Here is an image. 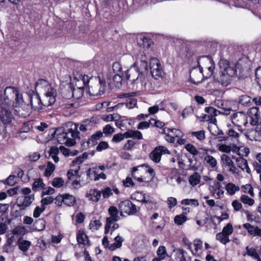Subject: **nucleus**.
<instances>
[{"instance_id": "19", "label": "nucleus", "mask_w": 261, "mask_h": 261, "mask_svg": "<svg viewBox=\"0 0 261 261\" xmlns=\"http://www.w3.org/2000/svg\"><path fill=\"white\" fill-rule=\"evenodd\" d=\"M138 92H130L125 93L120 96V97L127 98L125 103L126 107L128 109L135 108L137 105V99L134 98V96L137 94Z\"/></svg>"}, {"instance_id": "46", "label": "nucleus", "mask_w": 261, "mask_h": 261, "mask_svg": "<svg viewBox=\"0 0 261 261\" xmlns=\"http://www.w3.org/2000/svg\"><path fill=\"white\" fill-rule=\"evenodd\" d=\"M55 169V165L51 162L47 163V167L45 171V175L47 177L50 176Z\"/></svg>"}, {"instance_id": "60", "label": "nucleus", "mask_w": 261, "mask_h": 261, "mask_svg": "<svg viewBox=\"0 0 261 261\" xmlns=\"http://www.w3.org/2000/svg\"><path fill=\"white\" fill-rule=\"evenodd\" d=\"M186 149L193 155L198 154V151L196 147L191 144H188L185 146Z\"/></svg>"}, {"instance_id": "52", "label": "nucleus", "mask_w": 261, "mask_h": 261, "mask_svg": "<svg viewBox=\"0 0 261 261\" xmlns=\"http://www.w3.org/2000/svg\"><path fill=\"white\" fill-rule=\"evenodd\" d=\"M205 111L208 114H210L211 115V116L212 118H213L215 120L216 119L214 117L219 115V111L212 107H206L205 108Z\"/></svg>"}, {"instance_id": "38", "label": "nucleus", "mask_w": 261, "mask_h": 261, "mask_svg": "<svg viewBox=\"0 0 261 261\" xmlns=\"http://www.w3.org/2000/svg\"><path fill=\"white\" fill-rule=\"evenodd\" d=\"M140 41L141 42H139V43L144 48H149L152 43L151 40L146 37L140 38Z\"/></svg>"}, {"instance_id": "9", "label": "nucleus", "mask_w": 261, "mask_h": 261, "mask_svg": "<svg viewBox=\"0 0 261 261\" xmlns=\"http://www.w3.org/2000/svg\"><path fill=\"white\" fill-rule=\"evenodd\" d=\"M106 88L105 81L98 77V83L89 86V92L92 96L101 95L105 92Z\"/></svg>"}, {"instance_id": "17", "label": "nucleus", "mask_w": 261, "mask_h": 261, "mask_svg": "<svg viewBox=\"0 0 261 261\" xmlns=\"http://www.w3.org/2000/svg\"><path fill=\"white\" fill-rule=\"evenodd\" d=\"M34 200L33 194L25 196L23 198L19 197L17 201V205L20 210H24L29 206Z\"/></svg>"}, {"instance_id": "35", "label": "nucleus", "mask_w": 261, "mask_h": 261, "mask_svg": "<svg viewBox=\"0 0 261 261\" xmlns=\"http://www.w3.org/2000/svg\"><path fill=\"white\" fill-rule=\"evenodd\" d=\"M216 239L223 244H226L227 243L230 242L229 237L225 235L222 232L218 233L216 234Z\"/></svg>"}, {"instance_id": "53", "label": "nucleus", "mask_w": 261, "mask_h": 261, "mask_svg": "<svg viewBox=\"0 0 261 261\" xmlns=\"http://www.w3.org/2000/svg\"><path fill=\"white\" fill-rule=\"evenodd\" d=\"M140 66L142 70L147 71L148 70L147 58L145 55H141Z\"/></svg>"}, {"instance_id": "21", "label": "nucleus", "mask_w": 261, "mask_h": 261, "mask_svg": "<svg viewBox=\"0 0 261 261\" xmlns=\"http://www.w3.org/2000/svg\"><path fill=\"white\" fill-rule=\"evenodd\" d=\"M202 70L198 71L196 69H193L190 72V79L195 85L201 83L202 79Z\"/></svg>"}, {"instance_id": "10", "label": "nucleus", "mask_w": 261, "mask_h": 261, "mask_svg": "<svg viewBox=\"0 0 261 261\" xmlns=\"http://www.w3.org/2000/svg\"><path fill=\"white\" fill-rule=\"evenodd\" d=\"M114 241V243L110 244L108 240V237L106 235L102 240V244L105 248L114 251L121 247L124 239L121 236L117 235L115 237Z\"/></svg>"}, {"instance_id": "30", "label": "nucleus", "mask_w": 261, "mask_h": 261, "mask_svg": "<svg viewBox=\"0 0 261 261\" xmlns=\"http://www.w3.org/2000/svg\"><path fill=\"white\" fill-rule=\"evenodd\" d=\"M204 162L211 168L214 169L217 167V160L212 156L207 155L204 158Z\"/></svg>"}, {"instance_id": "37", "label": "nucleus", "mask_w": 261, "mask_h": 261, "mask_svg": "<svg viewBox=\"0 0 261 261\" xmlns=\"http://www.w3.org/2000/svg\"><path fill=\"white\" fill-rule=\"evenodd\" d=\"M79 168L80 167H79L77 169H70L68 171L67 173V176L68 179V181L80 177L79 175Z\"/></svg>"}, {"instance_id": "42", "label": "nucleus", "mask_w": 261, "mask_h": 261, "mask_svg": "<svg viewBox=\"0 0 261 261\" xmlns=\"http://www.w3.org/2000/svg\"><path fill=\"white\" fill-rule=\"evenodd\" d=\"M122 74L116 73L113 77L112 80L115 87L119 88L121 86L122 81Z\"/></svg>"}, {"instance_id": "40", "label": "nucleus", "mask_w": 261, "mask_h": 261, "mask_svg": "<svg viewBox=\"0 0 261 261\" xmlns=\"http://www.w3.org/2000/svg\"><path fill=\"white\" fill-rule=\"evenodd\" d=\"M239 102L243 106H248L251 102V98L246 95H243L239 97Z\"/></svg>"}, {"instance_id": "14", "label": "nucleus", "mask_w": 261, "mask_h": 261, "mask_svg": "<svg viewBox=\"0 0 261 261\" xmlns=\"http://www.w3.org/2000/svg\"><path fill=\"white\" fill-rule=\"evenodd\" d=\"M169 154V151L164 146H159L156 147L149 154L150 159L154 163H158L160 162L163 154Z\"/></svg>"}, {"instance_id": "1", "label": "nucleus", "mask_w": 261, "mask_h": 261, "mask_svg": "<svg viewBox=\"0 0 261 261\" xmlns=\"http://www.w3.org/2000/svg\"><path fill=\"white\" fill-rule=\"evenodd\" d=\"M22 94L15 87H7L3 94L0 90V121L4 124L11 123L14 116L12 108H20L25 105Z\"/></svg>"}, {"instance_id": "20", "label": "nucleus", "mask_w": 261, "mask_h": 261, "mask_svg": "<svg viewBox=\"0 0 261 261\" xmlns=\"http://www.w3.org/2000/svg\"><path fill=\"white\" fill-rule=\"evenodd\" d=\"M175 258L177 261H191V258L187 252L182 248H176L173 250Z\"/></svg>"}, {"instance_id": "36", "label": "nucleus", "mask_w": 261, "mask_h": 261, "mask_svg": "<svg viewBox=\"0 0 261 261\" xmlns=\"http://www.w3.org/2000/svg\"><path fill=\"white\" fill-rule=\"evenodd\" d=\"M259 109L257 107H252L250 109L249 113L252 118H254L256 119L255 123H259Z\"/></svg>"}, {"instance_id": "7", "label": "nucleus", "mask_w": 261, "mask_h": 261, "mask_svg": "<svg viewBox=\"0 0 261 261\" xmlns=\"http://www.w3.org/2000/svg\"><path fill=\"white\" fill-rule=\"evenodd\" d=\"M108 213L110 217L106 219V224L105 228V233L106 234H108L110 232V229L111 225L114 222L120 220V217L118 215L119 211L115 206H110L109 208Z\"/></svg>"}, {"instance_id": "32", "label": "nucleus", "mask_w": 261, "mask_h": 261, "mask_svg": "<svg viewBox=\"0 0 261 261\" xmlns=\"http://www.w3.org/2000/svg\"><path fill=\"white\" fill-rule=\"evenodd\" d=\"M77 241L82 244L86 245L88 243V239L87 236L82 231H79L77 234Z\"/></svg>"}, {"instance_id": "33", "label": "nucleus", "mask_w": 261, "mask_h": 261, "mask_svg": "<svg viewBox=\"0 0 261 261\" xmlns=\"http://www.w3.org/2000/svg\"><path fill=\"white\" fill-rule=\"evenodd\" d=\"M225 189L227 193L230 195H233L236 191L240 190L239 187L231 182L227 184L225 186Z\"/></svg>"}, {"instance_id": "43", "label": "nucleus", "mask_w": 261, "mask_h": 261, "mask_svg": "<svg viewBox=\"0 0 261 261\" xmlns=\"http://www.w3.org/2000/svg\"><path fill=\"white\" fill-rule=\"evenodd\" d=\"M34 120H31L23 123L21 128L22 132L27 133L34 129Z\"/></svg>"}, {"instance_id": "45", "label": "nucleus", "mask_w": 261, "mask_h": 261, "mask_svg": "<svg viewBox=\"0 0 261 261\" xmlns=\"http://www.w3.org/2000/svg\"><path fill=\"white\" fill-rule=\"evenodd\" d=\"M191 136L195 137L199 141H203L205 138V132L203 130L192 132Z\"/></svg>"}, {"instance_id": "54", "label": "nucleus", "mask_w": 261, "mask_h": 261, "mask_svg": "<svg viewBox=\"0 0 261 261\" xmlns=\"http://www.w3.org/2000/svg\"><path fill=\"white\" fill-rule=\"evenodd\" d=\"M181 204L185 205H192L197 206L199 205L198 200L196 199H185L181 201Z\"/></svg>"}, {"instance_id": "25", "label": "nucleus", "mask_w": 261, "mask_h": 261, "mask_svg": "<svg viewBox=\"0 0 261 261\" xmlns=\"http://www.w3.org/2000/svg\"><path fill=\"white\" fill-rule=\"evenodd\" d=\"M125 138H132L134 139L141 140L143 139L142 133L139 130L129 129L125 132Z\"/></svg>"}, {"instance_id": "11", "label": "nucleus", "mask_w": 261, "mask_h": 261, "mask_svg": "<svg viewBox=\"0 0 261 261\" xmlns=\"http://www.w3.org/2000/svg\"><path fill=\"white\" fill-rule=\"evenodd\" d=\"M232 123L239 127L238 130L243 133L245 130L241 128L245 126L247 123V116L242 112H237L233 114L231 117Z\"/></svg>"}, {"instance_id": "49", "label": "nucleus", "mask_w": 261, "mask_h": 261, "mask_svg": "<svg viewBox=\"0 0 261 261\" xmlns=\"http://www.w3.org/2000/svg\"><path fill=\"white\" fill-rule=\"evenodd\" d=\"M31 245V242L29 241L23 240L18 243L19 248L23 251H27Z\"/></svg>"}, {"instance_id": "31", "label": "nucleus", "mask_w": 261, "mask_h": 261, "mask_svg": "<svg viewBox=\"0 0 261 261\" xmlns=\"http://www.w3.org/2000/svg\"><path fill=\"white\" fill-rule=\"evenodd\" d=\"M45 227V221L42 219L37 220L33 225V229L37 231L43 230Z\"/></svg>"}, {"instance_id": "28", "label": "nucleus", "mask_w": 261, "mask_h": 261, "mask_svg": "<svg viewBox=\"0 0 261 261\" xmlns=\"http://www.w3.org/2000/svg\"><path fill=\"white\" fill-rule=\"evenodd\" d=\"M200 179L201 176L197 172H195L192 175L190 176V177H189V183L192 186L197 185L200 182Z\"/></svg>"}, {"instance_id": "48", "label": "nucleus", "mask_w": 261, "mask_h": 261, "mask_svg": "<svg viewBox=\"0 0 261 261\" xmlns=\"http://www.w3.org/2000/svg\"><path fill=\"white\" fill-rule=\"evenodd\" d=\"M240 200L244 204H248L250 206H252L254 203V199L249 197L247 195H243L241 196Z\"/></svg>"}, {"instance_id": "12", "label": "nucleus", "mask_w": 261, "mask_h": 261, "mask_svg": "<svg viewBox=\"0 0 261 261\" xmlns=\"http://www.w3.org/2000/svg\"><path fill=\"white\" fill-rule=\"evenodd\" d=\"M119 209L121 215L123 213L128 215H133L137 211L136 205L128 200L121 201L119 204Z\"/></svg>"}, {"instance_id": "34", "label": "nucleus", "mask_w": 261, "mask_h": 261, "mask_svg": "<svg viewBox=\"0 0 261 261\" xmlns=\"http://www.w3.org/2000/svg\"><path fill=\"white\" fill-rule=\"evenodd\" d=\"M187 220V217L184 214L176 215L174 218V222L177 225H182Z\"/></svg>"}, {"instance_id": "29", "label": "nucleus", "mask_w": 261, "mask_h": 261, "mask_svg": "<svg viewBox=\"0 0 261 261\" xmlns=\"http://www.w3.org/2000/svg\"><path fill=\"white\" fill-rule=\"evenodd\" d=\"M64 204L68 206H73L76 201L75 197L69 194H64Z\"/></svg>"}, {"instance_id": "50", "label": "nucleus", "mask_w": 261, "mask_h": 261, "mask_svg": "<svg viewBox=\"0 0 261 261\" xmlns=\"http://www.w3.org/2000/svg\"><path fill=\"white\" fill-rule=\"evenodd\" d=\"M16 182V176L14 175H9L8 177L3 181L5 185H8L10 186L14 185Z\"/></svg>"}, {"instance_id": "18", "label": "nucleus", "mask_w": 261, "mask_h": 261, "mask_svg": "<svg viewBox=\"0 0 261 261\" xmlns=\"http://www.w3.org/2000/svg\"><path fill=\"white\" fill-rule=\"evenodd\" d=\"M221 188L222 185L220 182L215 181L214 185L210 186L209 188L211 194L217 199H220L224 194V191Z\"/></svg>"}, {"instance_id": "51", "label": "nucleus", "mask_w": 261, "mask_h": 261, "mask_svg": "<svg viewBox=\"0 0 261 261\" xmlns=\"http://www.w3.org/2000/svg\"><path fill=\"white\" fill-rule=\"evenodd\" d=\"M84 87H77V88H73L72 91V95L76 98H79L83 95Z\"/></svg>"}, {"instance_id": "39", "label": "nucleus", "mask_w": 261, "mask_h": 261, "mask_svg": "<svg viewBox=\"0 0 261 261\" xmlns=\"http://www.w3.org/2000/svg\"><path fill=\"white\" fill-rule=\"evenodd\" d=\"M221 161L222 162V166L225 167H228L233 164V161L230 158L225 154H223L221 156Z\"/></svg>"}, {"instance_id": "24", "label": "nucleus", "mask_w": 261, "mask_h": 261, "mask_svg": "<svg viewBox=\"0 0 261 261\" xmlns=\"http://www.w3.org/2000/svg\"><path fill=\"white\" fill-rule=\"evenodd\" d=\"M101 192L97 189H91L87 194V197L94 202L98 201L101 197Z\"/></svg>"}, {"instance_id": "27", "label": "nucleus", "mask_w": 261, "mask_h": 261, "mask_svg": "<svg viewBox=\"0 0 261 261\" xmlns=\"http://www.w3.org/2000/svg\"><path fill=\"white\" fill-rule=\"evenodd\" d=\"M45 185L41 178H38L32 184V190L35 191H40L45 188Z\"/></svg>"}, {"instance_id": "47", "label": "nucleus", "mask_w": 261, "mask_h": 261, "mask_svg": "<svg viewBox=\"0 0 261 261\" xmlns=\"http://www.w3.org/2000/svg\"><path fill=\"white\" fill-rule=\"evenodd\" d=\"M233 231V228L232 225L229 223H227V225L223 227L222 232L229 237V236L232 233Z\"/></svg>"}, {"instance_id": "59", "label": "nucleus", "mask_w": 261, "mask_h": 261, "mask_svg": "<svg viewBox=\"0 0 261 261\" xmlns=\"http://www.w3.org/2000/svg\"><path fill=\"white\" fill-rule=\"evenodd\" d=\"M246 250L247 255L253 257L254 259L259 256L256 252V250L253 248H249L248 246H247L246 248Z\"/></svg>"}, {"instance_id": "22", "label": "nucleus", "mask_w": 261, "mask_h": 261, "mask_svg": "<svg viewBox=\"0 0 261 261\" xmlns=\"http://www.w3.org/2000/svg\"><path fill=\"white\" fill-rule=\"evenodd\" d=\"M243 226L250 235L253 237H261V229L258 226L252 225L250 223H245Z\"/></svg>"}, {"instance_id": "15", "label": "nucleus", "mask_w": 261, "mask_h": 261, "mask_svg": "<svg viewBox=\"0 0 261 261\" xmlns=\"http://www.w3.org/2000/svg\"><path fill=\"white\" fill-rule=\"evenodd\" d=\"M103 133L100 131L93 134L90 139L86 141H83L82 146L84 149H87L97 144V141L102 137Z\"/></svg>"}, {"instance_id": "6", "label": "nucleus", "mask_w": 261, "mask_h": 261, "mask_svg": "<svg viewBox=\"0 0 261 261\" xmlns=\"http://www.w3.org/2000/svg\"><path fill=\"white\" fill-rule=\"evenodd\" d=\"M27 95L29 98L28 102L24 100L25 104L23 107H21V108H25L26 106H28L30 105L34 109H37L38 111H40L42 109V106L45 107L49 106L45 105L43 103V98L41 99L39 95L35 93L34 91H30Z\"/></svg>"}, {"instance_id": "2", "label": "nucleus", "mask_w": 261, "mask_h": 261, "mask_svg": "<svg viewBox=\"0 0 261 261\" xmlns=\"http://www.w3.org/2000/svg\"><path fill=\"white\" fill-rule=\"evenodd\" d=\"M127 84L130 89L143 91L150 88L147 76L138 68H131L125 73Z\"/></svg>"}, {"instance_id": "16", "label": "nucleus", "mask_w": 261, "mask_h": 261, "mask_svg": "<svg viewBox=\"0 0 261 261\" xmlns=\"http://www.w3.org/2000/svg\"><path fill=\"white\" fill-rule=\"evenodd\" d=\"M145 174V170L143 164L138 166L134 167L132 170V177L138 182H144L145 180L143 177Z\"/></svg>"}, {"instance_id": "57", "label": "nucleus", "mask_w": 261, "mask_h": 261, "mask_svg": "<svg viewBox=\"0 0 261 261\" xmlns=\"http://www.w3.org/2000/svg\"><path fill=\"white\" fill-rule=\"evenodd\" d=\"M64 183V180L61 177H56L52 181V185L55 188L61 187Z\"/></svg>"}, {"instance_id": "41", "label": "nucleus", "mask_w": 261, "mask_h": 261, "mask_svg": "<svg viewBox=\"0 0 261 261\" xmlns=\"http://www.w3.org/2000/svg\"><path fill=\"white\" fill-rule=\"evenodd\" d=\"M34 128L40 132H43L45 129L47 128L48 125L45 122H39L34 120Z\"/></svg>"}, {"instance_id": "58", "label": "nucleus", "mask_w": 261, "mask_h": 261, "mask_svg": "<svg viewBox=\"0 0 261 261\" xmlns=\"http://www.w3.org/2000/svg\"><path fill=\"white\" fill-rule=\"evenodd\" d=\"M242 190L244 193H248L252 197L254 196L253 189L251 185L247 184L242 186Z\"/></svg>"}, {"instance_id": "5", "label": "nucleus", "mask_w": 261, "mask_h": 261, "mask_svg": "<svg viewBox=\"0 0 261 261\" xmlns=\"http://www.w3.org/2000/svg\"><path fill=\"white\" fill-rule=\"evenodd\" d=\"M219 64L221 69L219 81L222 85L226 86L230 82L231 77L236 74L237 70L230 66L229 62L226 60L221 61Z\"/></svg>"}, {"instance_id": "26", "label": "nucleus", "mask_w": 261, "mask_h": 261, "mask_svg": "<svg viewBox=\"0 0 261 261\" xmlns=\"http://www.w3.org/2000/svg\"><path fill=\"white\" fill-rule=\"evenodd\" d=\"M216 105L220 109L219 111V114H222L226 115H229L231 111V109L230 108H225L224 107V102L221 100L215 101Z\"/></svg>"}, {"instance_id": "63", "label": "nucleus", "mask_w": 261, "mask_h": 261, "mask_svg": "<svg viewBox=\"0 0 261 261\" xmlns=\"http://www.w3.org/2000/svg\"><path fill=\"white\" fill-rule=\"evenodd\" d=\"M101 226V223L99 220H94L90 223L89 226L92 230H97Z\"/></svg>"}, {"instance_id": "64", "label": "nucleus", "mask_w": 261, "mask_h": 261, "mask_svg": "<svg viewBox=\"0 0 261 261\" xmlns=\"http://www.w3.org/2000/svg\"><path fill=\"white\" fill-rule=\"evenodd\" d=\"M102 130L103 133L105 135H109L113 133L115 131V129L110 124H107L103 128Z\"/></svg>"}, {"instance_id": "4", "label": "nucleus", "mask_w": 261, "mask_h": 261, "mask_svg": "<svg viewBox=\"0 0 261 261\" xmlns=\"http://www.w3.org/2000/svg\"><path fill=\"white\" fill-rule=\"evenodd\" d=\"M36 88L44 92L43 103L46 106H51L56 102L57 92L48 82L43 79L39 80L36 84Z\"/></svg>"}, {"instance_id": "61", "label": "nucleus", "mask_w": 261, "mask_h": 261, "mask_svg": "<svg viewBox=\"0 0 261 261\" xmlns=\"http://www.w3.org/2000/svg\"><path fill=\"white\" fill-rule=\"evenodd\" d=\"M213 218H216L218 220V223H220L222 221L227 220L229 218V214L226 212H223L221 213L220 216H214Z\"/></svg>"}, {"instance_id": "23", "label": "nucleus", "mask_w": 261, "mask_h": 261, "mask_svg": "<svg viewBox=\"0 0 261 261\" xmlns=\"http://www.w3.org/2000/svg\"><path fill=\"white\" fill-rule=\"evenodd\" d=\"M236 161L238 166L243 171L245 170L247 173H251V170L248 166L247 161L246 159L242 157H238L236 159Z\"/></svg>"}, {"instance_id": "8", "label": "nucleus", "mask_w": 261, "mask_h": 261, "mask_svg": "<svg viewBox=\"0 0 261 261\" xmlns=\"http://www.w3.org/2000/svg\"><path fill=\"white\" fill-rule=\"evenodd\" d=\"M197 62L200 70H202V69L205 68L208 69L210 75L213 74L215 68V64L211 56H203L200 57L197 60Z\"/></svg>"}, {"instance_id": "55", "label": "nucleus", "mask_w": 261, "mask_h": 261, "mask_svg": "<svg viewBox=\"0 0 261 261\" xmlns=\"http://www.w3.org/2000/svg\"><path fill=\"white\" fill-rule=\"evenodd\" d=\"M100 192L103 198H108L113 195L112 190L110 187L105 188Z\"/></svg>"}, {"instance_id": "62", "label": "nucleus", "mask_w": 261, "mask_h": 261, "mask_svg": "<svg viewBox=\"0 0 261 261\" xmlns=\"http://www.w3.org/2000/svg\"><path fill=\"white\" fill-rule=\"evenodd\" d=\"M136 142L132 140H128L123 146V149L125 150H130L132 149Z\"/></svg>"}, {"instance_id": "44", "label": "nucleus", "mask_w": 261, "mask_h": 261, "mask_svg": "<svg viewBox=\"0 0 261 261\" xmlns=\"http://www.w3.org/2000/svg\"><path fill=\"white\" fill-rule=\"evenodd\" d=\"M156 254L158 257L164 259L166 256H168L166 247L164 246H160L157 250Z\"/></svg>"}, {"instance_id": "13", "label": "nucleus", "mask_w": 261, "mask_h": 261, "mask_svg": "<svg viewBox=\"0 0 261 261\" xmlns=\"http://www.w3.org/2000/svg\"><path fill=\"white\" fill-rule=\"evenodd\" d=\"M150 73L155 79H158L162 76L163 69L159 60L155 58H151L149 63Z\"/></svg>"}, {"instance_id": "3", "label": "nucleus", "mask_w": 261, "mask_h": 261, "mask_svg": "<svg viewBox=\"0 0 261 261\" xmlns=\"http://www.w3.org/2000/svg\"><path fill=\"white\" fill-rule=\"evenodd\" d=\"M68 126L69 128L57 135V139L59 144L70 147L75 144L76 139H80V132L77 130V125L75 123H69Z\"/></svg>"}, {"instance_id": "56", "label": "nucleus", "mask_w": 261, "mask_h": 261, "mask_svg": "<svg viewBox=\"0 0 261 261\" xmlns=\"http://www.w3.org/2000/svg\"><path fill=\"white\" fill-rule=\"evenodd\" d=\"M125 132L123 134L119 133L114 135L112 142L114 143H119L122 141L124 138H125Z\"/></svg>"}]
</instances>
